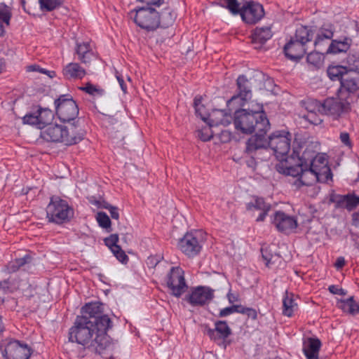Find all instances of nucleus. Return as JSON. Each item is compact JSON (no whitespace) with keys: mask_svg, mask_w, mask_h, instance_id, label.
<instances>
[{"mask_svg":"<svg viewBox=\"0 0 359 359\" xmlns=\"http://www.w3.org/2000/svg\"><path fill=\"white\" fill-rule=\"evenodd\" d=\"M111 252L118 261L122 263H125L128 261V257L126 255L125 252L121 248L120 246H115V248L111 250Z\"/></svg>","mask_w":359,"mask_h":359,"instance_id":"obj_48","label":"nucleus"},{"mask_svg":"<svg viewBox=\"0 0 359 359\" xmlns=\"http://www.w3.org/2000/svg\"><path fill=\"white\" fill-rule=\"evenodd\" d=\"M115 76H116V78L119 85H120V87H121L122 91L124 93H126L127 86L125 83L123 75L121 74H120L119 72H118L117 71H116Z\"/></svg>","mask_w":359,"mask_h":359,"instance_id":"obj_54","label":"nucleus"},{"mask_svg":"<svg viewBox=\"0 0 359 359\" xmlns=\"http://www.w3.org/2000/svg\"><path fill=\"white\" fill-rule=\"evenodd\" d=\"M0 350L5 359H29L30 348L18 340L6 339L0 343Z\"/></svg>","mask_w":359,"mask_h":359,"instance_id":"obj_10","label":"nucleus"},{"mask_svg":"<svg viewBox=\"0 0 359 359\" xmlns=\"http://www.w3.org/2000/svg\"><path fill=\"white\" fill-rule=\"evenodd\" d=\"M340 83L341 86L338 90L340 98L353 101L354 95L359 90V72L353 69H348L344 74Z\"/></svg>","mask_w":359,"mask_h":359,"instance_id":"obj_13","label":"nucleus"},{"mask_svg":"<svg viewBox=\"0 0 359 359\" xmlns=\"http://www.w3.org/2000/svg\"><path fill=\"white\" fill-rule=\"evenodd\" d=\"M81 89L90 95H94L95 93L97 91L95 86L90 83H88L86 87L82 88Z\"/></svg>","mask_w":359,"mask_h":359,"instance_id":"obj_57","label":"nucleus"},{"mask_svg":"<svg viewBox=\"0 0 359 359\" xmlns=\"http://www.w3.org/2000/svg\"><path fill=\"white\" fill-rule=\"evenodd\" d=\"M82 316H77V318H86L88 322H91L94 325L100 327L101 321L106 318L111 320L107 315L102 314L103 308L102 304L100 302H93L86 304L81 309Z\"/></svg>","mask_w":359,"mask_h":359,"instance_id":"obj_16","label":"nucleus"},{"mask_svg":"<svg viewBox=\"0 0 359 359\" xmlns=\"http://www.w3.org/2000/svg\"><path fill=\"white\" fill-rule=\"evenodd\" d=\"M307 62L315 67H320L323 64V56L319 52H311L307 55Z\"/></svg>","mask_w":359,"mask_h":359,"instance_id":"obj_40","label":"nucleus"},{"mask_svg":"<svg viewBox=\"0 0 359 359\" xmlns=\"http://www.w3.org/2000/svg\"><path fill=\"white\" fill-rule=\"evenodd\" d=\"M22 123L24 124L35 126L38 128H39V120L37 110L34 112H31V113L27 114L22 118Z\"/></svg>","mask_w":359,"mask_h":359,"instance_id":"obj_43","label":"nucleus"},{"mask_svg":"<svg viewBox=\"0 0 359 359\" xmlns=\"http://www.w3.org/2000/svg\"><path fill=\"white\" fill-rule=\"evenodd\" d=\"M100 327L88 322L86 318H76L69 330V340L84 346L92 352L102 355L110 346V337L107 334L111 321L104 318Z\"/></svg>","mask_w":359,"mask_h":359,"instance_id":"obj_1","label":"nucleus"},{"mask_svg":"<svg viewBox=\"0 0 359 359\" xmlns=\"http://www.w3.org/2000/svg\"><path fill=\"white\" fill-rule=\"evenodd\" d=\"M39 120V128L42 129L50 125L53 118V114L48 109L39 108L37 109Z\"/></svg>","mask_w":359,"mask_h":359,"instance_id":"obj_31","label":"nucleus"},{"mask_svg":"<svg viewBox=\"0 0 359 359\" xmlns=\"http://www.w3.org/2000/svg\"><path fill=\"white\" fill-rule=\"evenodd\" d=\"M97 220L100 226L103 228H108L110 226L111 221L108 215L103 212H100L97 215Z\"/></svg>","mask_w":359,"mask_h":359,"instance_id":"obj_46","label":"nucleus"},{"mask_svg":"<svg viewBox=\"0 0 359 359\" xmlns=\"http://www.w3.org/2000/svg\"><path fill=\"white\" fill-rule=\"evenodd\" d=\"M194 105L196 111V114L201 117V118L210 126H218L219 125L228 126L231 122V116L227 114L223 110L215 109L213 110L210 114H208V116L201 112V108H203V105L201 104V97H196L194 98Z\"/></svg>","mask_w":359,"mask_h":359,"instance_id":"obj_12","label":"nucleus"},{"mask_svg":"<svg viewBox=\"0 0 359 359\" xmlns=\"http://www.w3.org/2000/svg\"><path fill=\"white\" fill-rule=\"evenodd\" d=\"M235 313L233 305L231 306L226 307L222 310H220L219 316V317H226L232 313Z\"/></svg>","mask_w":359,"mask_h":359,"instance_id":"obj_55","label":"nucleus"},{"mask_svg":"<svg viewBox=\"0 0 359 359\" xmlns=\"http://www.w3.org/2000/svg\"><path fill=\"white\" fill-rule=\"evenodd\" d=\"M235 313H239L242 314H245L246 309L248 307H244L241 305H233Z\"/></svg>","mask_w":359,"mask_h":359,"instance_id":"obj_60","label":"nucleus"},{"mask_svg":"<svg viewBox=\"0 0 359 359\" xmlns=\"http://www.w3.org/2000/svg\"><path fill=\"white\" fill-rule=\"evenodd\" d=\"M105 243L107 246H109L111 250L115 248V246H118L117 243L118 241V236L117 234H111L109 237L107 238L105 240Z\"/></svg>","mask_w":359,"mask_h":359,"instance_id":"obj_51","label":"nucleus"},{"mask_svg":"<svg viewBox=\"0 0 359 359\" xmlns=\"http://www.w3.org/2000/svg\"><path fill=\"white\" fill-rule=\"evenodd\" d=\"M351 42V39L348 38H345L343 41H332L326 53L337 54L346 52L350 47Z\"/></svg>","mask_w":359,"mask_h":359,"instance_id":"obj_29","label":"nucleus"},{"mask_svg":"<svg viewBox=\"0 0 359 359\" xmlns=\"http://www.w3.org/2000/svg\"><path fill=\"white\" fill-rule=\"evenodd\" d=\"M29 260L30 257H29L28 255H25L22 258L16 259L14 262H11L8 265V270L9 273H14L20 269V267L29 263Z\"/></svg>","mask_w":359,"mask_h":359,"instance_id":"obj_38","label":"nucleus"},{"mask_svg":"<svg viewBox=\"0 0 359 359\" xmlns=\"http://www.w3.org/2000/svg\"><path fill=\"white\" fill-rule=\"evenodd\" d=\"M272 222L279 231L285 233H289L297 226V220L294 217L286 215L281 211L275 212Z\"/></svg>","mask_w":359,"mask_h":359,"instance_id":"obj_20","label":"nucleus"},{"mask_svg":"<svg viewBox=\"0 0 359 359\" xmlns=\"http://www.w3.org/2000/svg\"><path fill=\"white\" fill-rule=\"evenodd\" d=\"M203 243V234L201 231L186 233L178 243L180 250L189 257L197 255L201 250Z\"/></svg>","mask_w":359,"mask_h":359,"instance_id":"obj_14","label":"nucleus"},{"mask_svg":"<svg viewBox=\"0 0 359 359\" xmlns=\"http://www.w3.org/2000/svg\"><path fill=\"white\" fill-rule=\"evenodd\" d=\"M19 287H13L8 280L0 281V293L12 292L14 289H18ZM4 297L0 296V302H4Z\"/></svg>","mask_w":359,"mask_h":359,"instance_id":"obj_45","label":"nucleus"},{"mask_svg":"<svg viewBox=\"0 0 359 359\" xmlns=\"http://www.w3.org/2000/svg\"><path fill=\"white\" fill-rule=\"evenodd\" d=\"M252 206L255 209L262 211L257 218V222L264 221L266 215H267V212L271 210V205L266 203L262 198H257L255 203L252 204Z\"/></svg>","mask_w":359,"mask_h":359,"instance_id":"obj_32","label":"nucleus"},{"mask_svg":"<svg viewBox=\"0 0 359 359\" xmlns=\"http://www.w3.org/2000/svg\"><path fill=\"white\" fill-rule=\"evenodd\" d=\"M148 260L151 264H156L158 262V261L154 257H149Z\"/></svg>","mask_w":359,"mask_h":359,"instance_id":"obj_63","label":"nucleus"},{"mask_svg":"<svg viewBox=\"0 0 359 359\" xmlns=\"http://www.w3.org/2000/svg\"><path fill=\"white\" fill-rule=\"evenodd\" d=\"M283 315L291 317L294 311L297 309V304L294 302L292 297L287 295L283 300Z\"/></svg>","mask_w":359,"mask_h":359,"instance_id":"obj_36","label":"nucleus"},{"mask_svg":"<svg viewBox=\"0 0 359 359\" xmlns=\"http://www.w3.org/2000/svg\"><path fill=\"white\" fill-rule=\"evenodd\" d=\"M316 181L328 183L332 181V173L330 168H325L322 170L316 171Z\"/></svg>","mask_w":359,"mask_h":359,"instance_id":"obj_39","label":"nucleus"},{"mask_svg":"<svg viewBox=\"0 0 359 359\" xmlns=\"http://www.w3.org/2000/svg\"><path fill=\"white\" fill-rule=\"evenodd\" d=\"M11 14L9 8L4 4H0V20L3 21L6 25H9ZM5 33L4 26L0 22V36H4Z\"/></svg>","mask_w":359,"mask_h":359,"instance_id":"obj_35","label":"nucleus"},{"mask_svg":"<svg viewBox=\"0 0 359 359\" xmlns=\"http://www.w3.org/2000/svg\"><path fill=\"white\" fill-rule=\"evenodd\" d=\"M345 265V259L342 257H339L337 258L336 262H335V267L337 269H341Z\"/></svg>","mask_w":359,"mask_h":359,"instance_id":"obj_59","label":"nucleus"},{"mask_svg":"<svg viewBox=\"0 0 359 359\" xmlns=\"http://www.w3.org/2000/svg\"><path fill=\"white\" fill-rule=\"evenodd\" d=\"M4 325H3V323H2V320H1V318L0 317V334L4 331Z\"/></svg>","mask_w":359,"mask_h":359,"instance_id":"obj_64","label":"nucleus"},{"mask_svg":"<svg viewBox=\"0 0 359 359\" xmlns=\"http://www.w3.org/2000/svg\"><path fill=\"white\" fill-rule=\"evenodd\" d=\"M42 11H51L58 8L64 0H39Z\"/></svg>","mask_w":359,"mask_h":359,"instance_id":"obj_37","label":"nucleus"},{"mask_svg":"<svg viewBox=\"0 0 359 359\" xmlns=\"http://www.w3.org/2000/svg\"><path fill=\"white\" fill-rule=\"evenodd\" d=\"M54 104L56 114L62 121L69 122L77 117L79 107L71 95H61Z\"/></svg>","mask_w":359,"mask_h":359,"instance_id":"obj_11","label":"nucleus"},{"mask_svg":"<svg viewBox=\"0 0 359 359\" xmlns=\"http://www.w3.org/2000/svg\"><path fill=\"white\" fill-rule=\"evenodd\" d=\"M46 214L49 222L62 224L73 217L74 210L66 201L53 196L47 206Z\"/></svg>","mask_w":359,"mask_h":359,"instance_id":"obj_7","label":"nucleus"},{"mask_svg":"<svg viewBox=\"0 0 359 359\" xmlns=\"http://www.w3.org/2000/svg\"><path fill=\"white\" fill-rule=\"evenodd\" d=\"M347 62L353 66V69L358 68L359 67V53L349 54L347 57Z\"/></svg>","mask_w":359,"mask_h":359,"instance_id":"obj_50","label":"nucleus"},{"mask_svg":"<svg viewBox=\"0 0 359 359\" xmlns=\"http://www.w3.org/2000/svg\"><path fill=\"white\" fill-rule=\"evenodd\" d=\"M76 53L84 64L89 63L94 55L88 42L76 43Z\"/></svg>","mask_w":359,"mask_h":359,"instance_id":"obj_27","label":"nucleus"},{"mask_svg":"<svg viewBox=\"0 0 359 359\" xmlns=\"http://www.w3.org/2000/svg\"><path fill=\"white\" fill-rule=\"evenodd\" d=\"M4 66H5L4 60L3 59L0 58V73L4 69Z\"/></svg>","mask_w":359,"mask_h":359,"instance_id":"obj_62","label":"nucleus"},{"mask_svg":"<svg viewBox=\"0 0 359 359\" xmlns=\"http://www.w3.org/2000/svg\"><path fill=\"white\" fill-rule=\"evenodd\" d=\"M320 345L321 343L318 339L308 338L304 341L303 351L307 359L318 356Z\"/></svg>","mask_w":359,"mask_h":359,"instance_id":"obj_25","label":"nucleus"},{"mask_svg":"<svg viewBox=\"0 0 359 359\" xmlns=\"http://www.w3.org/2000/svg\"><path fill=\"white\" fill-rule=\"evenodd\" d=\"M254 78H256L259 80H264V75L262 73V72H258L257 73L255 76H254Z\"/></svg>","mask_w":359,"mask_h":359,"instance_id":"obj_61","label":"nucleus"},{"mask_svg":"<svg viewBox=\"0 0 359 359\" xmlns=\"http://www.w3.org/2000/svg\"><path fill=\"white\" fill-rule=\"evenodd\" d=\"M266 134H257L251 136L246 142L245 152L253 156L255 153L263 149L269 147L276 157L281 162H288L290 165L299 156V153L293 149L290 156H287L291 148L292 135L286 130H276L268 138Z\"/></svg>","mask_w":359,"mask_h":359,"instance_id":"obj_2","label":"nucleus"},{"mask_svg":"<svg viewBox=\"0 0 359 359\" xmlns=\"http://www.w3.org/2000/svg\"><path fill=\"white\" fill-rule=\"evenodd\" d=\"M226 8L233 13L238 14L241 12V2L240 0H226Z\"/></svg>","mask_w":359,"mask_h":359,"instance_id":"obj_47","label":"nucleus"},{"mask_svg":"<svg viewBox=\"0 0 359 359\" xmlns=\"http://www.w3.org/2000/svg\"><path fill=\"white\" fill-rule=\"evenodd\" d=\"M212 128H213V126H210V125L207 124V126L203 127L201 130H198V138H200L203 142L210 140L214 134Z\"/></svg>","mask_w":359,"mask_h":359,"instance_id":"obj_42","label":"nucleus"},{"mask_svg":"<svg viewBox=\"0 0 359 359\" xmlns=\"http://www.w3.org/2000/svg\"><path fill=\"white\" fill-rule=\"evenodd\" d=\"M328 290L332 294H339V295H341V296H344L346 294V290H344V289L340 288L338 286L334 285H330L328 287Z\"/></svg>","mask_w":359,"mask_h":359,"instance_id":"obj_52","label":"nucleus"},{"mask_svg":"<svg viewBox=\"0 0 359 359\" xmlns=\"http://www.w3.org/2000/svg\"><path fill=\"white\" fill-rule=\"evenodd\" d=\"M27 72H39L40 73L47 74L49 77L53 78L55 76L54 72H50L45 69L41 68L39 65H32L27 67Z\"/></svg>","mask_w":359,"mask_h":359,"instance_id":"obj_49","label":"nucleus"},{"mask_svg":"<svg viewBox=\"0 0 359 359\" xmlns=\"http://www.w3.org/2000/svg\"><path fill=\"white\" fill-rule=\"evenodd\" d=\"M336 203L340 207L352 210L359 205V197L353 195L339 196Z\"/></svg>","mask_w":359,"mask_h":359,"instance_id":"obj_28","label":"nucleus"},{"mask_svg":"<svg viewBox=\"0 0 359 359\" xmlns=\"http://www.w3.org/2000/svg\"><path fill=\"white\" fill-rule=\"evenodd\" d=\"M204 332L210 339L217 344L224 343L231 334V330L224 320H218L215 323V328L212 329L208 326H205Z\"/></svg>","mask_w":359,"mask_h":359,"instance_id":"obj_19","label":"nucleus"},{"mask_svg":"<svg viewBox=\"0 0 359 359\" xmlns=\"http://www.w3.org/2000/svg\"><path fill=\"white\" fill-rule=\"evenodd\" d=\"M62 73L67 79H82L86 74L85 69L76 62H71L67 65L64 67Z\"/></svg>","mask_w":359,"mask_h":359,"instance_id":"obj_24","label":"nucleus"},{"mask_svg":"<svg viewBox=\"0 0 359 359\" xmlns=\"http://www.w3.org/2000/svg\"><path fill=\"white\" fill-rule=\"evenodd\" d=\"M304 151H306V156L308 164L316 171L330 168L328 166V160L325 155L318 154L315 156L314 152L312 151L305 150Z\"/></svg>","mask_w":359,"mask_h":359,"instance_id":"obj_22","label":"nucleus"},{"mask_svg":"<svg viewBox=\"0 0 359 359\" xmlns=\"http://www.w3.org/2000/svg\"><path fill=\"white\" fill-rule=\"evenodd\" d=\"M41 137L47 142H62L66 145H72L83 139L84 132L75 123L68 126L50 124L41 132Z\"/></svg>","mask_w":359,"mask_h":359,"instance_id":"obj_5","label":"nucleus"},{"mask_svg":"<svg viewBox=\"0 0 359 359\" xmlns=\"http://www.w3.org/2000/svg\"><path fill=\"white\" fill-rule=\"evenodd\" d=\"M313 32L307 27L297 28L295 34L284 46L285 56L292 60L301 59L307 51V43L313 38Z\"/></svg>","mask_w":359,"mask_h":359,"instance_id":"obj_6","label":"nucleus"},{"mask_svg":"<svg viewBox=\"0 0 359 359\" xmlns=\"http://www.w3.org/2000/svg\"><path fill=\"white\" fill-rule=\"evenodd\" d=\"M306 109L308 111V115L307 118L309 120L311 123L313 124H318L320 123L322 120L320 118H316L314 120H311L313 116V114H316L317 112H319L323 114V102H320L316 100H310L306 102Z\"/></svg>","mask_w":359,"mask_h":359,"instance_id":"obj_26","label":"nucleus"},{"mask_svg":"<svg viewBox=\"0 0 359 359\" xmlns=\"http://www.w3.org/2000/svg\"><path fill=\"white\" fill-rule=\"evenodd\" d=\"M273 36L270 27H257L252 34V41L255 48L260 49L266 41Z\"/></svg>","mask_w":359,"mask_h":359,"instance_id":"obj_21","label":"nucleus"},{"mask_svg":"<svg viewBox=\"0 0 359 359\" xmlns=\"http://www.w3.org/2000/svg\"><path fill=\"white\" fill-rule=\"evenodd\" d=\"M103 207L109 210V213H110V215L112 219H114L116 220L118 219L119 214H118V208L116 207L111 206L109 204L104 205Z\"/></svg>","mask_w":359,"mask_h":359,"instance_id":"obj_53","label":"nucleus"},{"mask_svg":"<svg viewBox=\"0 0 359 359\" xmlns=\"http://www.w3.org/2000/svg\"><path fill=\"white\" fill-rule=\"evenodd\" d=\"M129 15L137 25L148 31L154 30L160 26V15L151 7L140 8Z\"/></svg>","mask_w":359,"mask_h":359,"instance_id":"obj_8","label":"nucleus"},{"mask_svg":"<svg viewBox=\"0 0 359 359\" xmlns=\"http://www.w3.org/2000/svg\"><path fill=\"white\" fill-rule=\"evenodd\" d=\"M166 285L170 289L171 294L180 297L184 293L188 287L185 278L184 272L182 268L172 267L167 275Z\"/></svg>","mask_w":359,"mask_h":359,"instance_id":"obj_15","label":"nucleus"},{"mask_svg":"<svg viewBox=\"0 0 359 359\" xmlns=\"http://www.w3.org/2000/svg\"><path fill=\"white\" fill-rule=\"evenodd\" d=\"M245 315L248 316L249 318H250L253 320L256 319L257 316L256 310L254 309H252V308H248L246 309V312H245Z\"/></svg>","mask_w":359,"mask_h":359,"instance_id":"obj_58","label":"nucleus"},{"mask_svg":"<svg viewBox=\"0 0 359 359\" xmlns=\"http://www.w3.org/2000/svg\"><path fill=\"white\" fill-rule=\"evenodd\" d=\"M239 13L243 20L246 23L255 24L263 18L264 11L261 4L250 1L241 7Z\"/></svg>","mask_w":359,"mask_h":359,"instance_id":"obj_18","label":"nucleus"},{"mask_svg":"<svg viewBox=\"0 0 359 359\" xmlns=\"http://www.w3.org/2000/svg\"><path fill=\"white\" fill-rule=\"evenodd\" d=\"M213 290L208 287L198 286L192 289L185 300L194 306L208 304L214 297Z\"/></svg>","mask_w":359,"mask_h":359,"instance_id":"obj_17","label":"nucleus"},{"mask_svg":"<svg viewBox=\"0 0 359 359\" xmlns=\"http://www.w3.org/2000/svg\"><path fill=\"white\" fill-rule=\"evenodd\" d=\"M352 102L353 100H351L341 99L337 93V97H327L323 101V114L338 120L351 111Z\"/></svg>","mask_w":359,"mask_h":359,"instance_id":"obj_9","label":"nucleus"},{"mask_svg":"<svg viewBox=\"0 0 359 359\" xmlns=\"http://www.w3.org/2000/svg\"><path fill=\"white\" fill-rule=\"evenodd\" d=\"M333 36V32L330 29H321L317 34L316 40L314 41L315 46H318L324 40L328 41Z\"/></svg>","mask_w":359,"mask_h":359,"instance_id":"obj_41","label":"nucleus"},{"mask_svg":"<svg viewBox=\"0 0 359 359\" xmlns=\"http://www.w3.org/2000/svg\"><path fill=\"white\" fill-rule=\"evenodd\" d=\"M252 79H247L244 75H241L237 79L238 97L242 100L247 101L252 97Z\"/></svg>","mask_w":359,"mask_h":359,"instance_id":"obj_23","label":"nucleus"},{"mask_svg":"<svg viewBox=\"0 0 359 359\" xmlns=\"http://www.w3.org/2000/svg\"><path fill=\"white\" fill-rule=\"evenodd\" d=\"M235 128L243 133L266 134L270 129V123L262 106L256 104L254 109H241L234 114Z\"/></svg>","mask_w":359,"mask_h":359,"instance_id":"obj_3","label":"nucleus"},{"mask_svg":"<svg viewBox=\"0 0 359 359\" xmlns=\"http://www.w3.org/2000/svg\"><path fill=\"white\" fill-rule=\"evenodd\" d=\"M262 258L266 261V266H269L280 259L278 255H272L267 248H262Z\"/></svg>","mask_w":359,"mask_h":359,"instance_id":"obj_44","label":"nucleus"},{"mask_svg":"<svg viewBox=\"0 0 359 359\" xmlns=\"http://www.w3.org/2000/svg\"><path fill=\"white\" fill-rule=\"evenodd\" d=\"M348 70L343 66H332L327 69V75L332 81L339 80L341 81V78Z\"/></svg>","mask_w":359,"mask_h":359,"instance_id":"obj_34","label":"nucleus"},{"mask_svg":"<svg viewBox=\"0 0 359 359\" xmlns=\"http://www.w3.org/2000/svg\"><path fill=\"white\" fill-rule=\"evenodd\" d=\"M176 18L175 14L170 8H165L160 15V25L166 28L172 25Z\"/></svg>","mask_w":359,"mask_h":359,"instance_id":"obj_33","label":"nucleus"},{"mask_svg":"<svg viewBox=\"0 0 359 359\" xmlns=\"http://www.w3.org/2000/svg\"><path fill=\"white\" fill-rule=\"evenodd\" d=\"M306 155V151H304L301 157L298 156L290 165L287 161L278 163L276 165L277 171L285 175L297 177L295 182L297 187L313 184L316 181V171L308 164Z\"/></svg>","mask_w":359,"mask_h":359,"instance_id":"obj_4","label":"nucleus"},{"mask_svg":"<svg viewBox=\"0 0 359 359\" xmlns=\"http://www.w3.org/2000/svg\"><path fill=\"white\" fill-rule=\"evenodd\" d=\"M339 307L344 312L354 315L359 313V304L353 299V297L338 302Z\"/></svg>","mask_w":359,"mask_h":359,"instance_id":"obj_30","label":"nucleus"},{"mask_svg":"<svg viewBox=\"0 0 359 359\" xmlns=\"http://www.w3.org/2000/svg\"><path fill=\"white\" fill-rule=\"evenodd\" d=\"M340 140L341 142L346 145V146H351V141H350V137H349V134L348 133H341L340 134Z\"/></svg>","mask_w":359,"mask_h":359,"instance_id":"obj_56","label":"nucleus"}]
</instances>
